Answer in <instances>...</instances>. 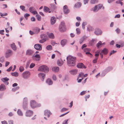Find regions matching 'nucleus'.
Here are the masks:
<instances>
[{
  "instance_id": "nucleus-1",
  "label": "nucleus",
  "mask_w": 124,
  "mask_h": 124,
  "mask_svg": "<svg viewBox=\"0 0 124 124\" xmlns=\"http://www.w3.org/2000/svg\"><path fill=\"white\" fill-rule=\"evenodd\" d=\"M67 64L69 66H74L75 65L76 58L71 55L67 56L66 58Z\"/></svg>"
},
{
  "instance_id": "nucleus-2",
  "label": "nucleus",
  "mask_w": 124,
  "mask_h": 124,
  "mask_svg": "<svg viewBox=\"0 0 124 124\" xmlns=\"http://www.w3.org/2000/svg\"><path fill=\"white\" fill-rule=\"evenodd\" d=\"M59 31L61 32H63L65 31L66 28L64 22H62L61 23L59 26Z\"/></svg>"
},
{
  "instance_id": "nucleus-3",
  "label": "nucleus",
  "mask_w": 124,
  "mask_h": 124,
  "mask_svg": "<svg viewBox=\"0 0 124 124\" xmlns=\"http://www.w3.org/2000/svg\"><path fill=\"white\" fill-rule=\"evenodd\" d=\"M30 106L32 108L40 107L41 106L40 104H37L34 100H31L30 102Z\"/></svg>"
},
{
  "instance_id": "nucleus-4",
  "label": "nucleus",
  "mask_w": 124,
  "mask_h": 124,
  "mask_svg": "<svg viewBox=\"0 0 124 124\" xmlns=\"http://www.w3.org/2000/svg\"><path fill=\"white\" fill-rule=\"evenodd\" d=\"M49 68L45 65H43L40 67L38 69V70L47 72L49 71Z\"/></svg>"
},
{
  "instance_id": "nucleus-5",
  "label": "nucleus",
  "mask_w": 124,
  "mask_h": 124,
  "mask_svg": "<svg viewBox=\"0 0 124 124\" xmlns=\"http://www.w3.org/2000/svg\"><path fill=\"white\" fill-rule=\"evenodd\" d=\"M28 104L27 98H24L23 105V107L24 109L26 110L27 108Z\"/></svg>"
},
{
  "instance_id": "nucleus-6",
  "label": "nucleus",
  "mask_w": 124,
  "mask_h": 124,
  "mask_svg": "<svg viewBox=\"0 0 124 124\" xmlns=\"http://www.w3.org/2000/svg\"><path fill=\"white\" fill-rule=\"evenodd\" d=\"M30 72L29 71L24 72L22 74L23 77L24 79H27L30 77Z\"/></svg>"
},
{
  "instance_id": "nucleus-7",
  "label": "nucleus",
  "mask_w": 124,
  "mask_h": 124,
  "mask_svg": "<svg viewBox=\"0 0 124 124\" xmlns=\"http://www.w3.org/2000/svg\"><path fill=\"white\" fill-rule=\"evenodd\" d=\"M63 10L64 13L66 15L68 14L70 12V10L67 5H65L63 7Z\"/></svg>"
},
{
  "instance_id": "nucleus-8",
  "label": "nucleus",
  "mask_w": 124,
  "mask_h": 124,
  "mask_svg": "<svg viewBox=\"0 0 124 124\" xmlns=\"http://www.w3.org/2000/svg\"><path fill=\"white\" fill-rule=\"evenodd\" d=\"M42 46L41 44H36L34 45V47L38 51H41L42 49Z\"/></svg>"
},
{
  "instance_id": "nucleus-9",
  "label": "nucleus",
  "mask_w": 124,
  "mask_h": 124,
  "mask_svg": "<svg viewBox=\"0 0 124 124\" xmlns=\"http://www.w3.org/2000/svg\"><path fill=\"white\" fill-rule=\"evenodd\" d=\"M102 32V31L99 28L96 29L94 32L95 34L97 35H101Z\"/></svg>"
},
{
  "instance_id": "nucleus-10",
  "label": "nucleus",
  "mask_w": 124,
  "mask_h": 124,
  "mask_svg": "<svg viewBox=\"0 0 124 124\" xmlns=\"http://www.w3.org/2000/svg\"><path fill=\"white\" fill-rule=\"evenodd\" d=\"M33 114V112L32 111L28 110L26 112V116L30 117Z\"/></svg>"
},
{
  "instance_id": "nucleus-11",
  "label": "nucleus",
  "mask_w": 124,
  "mask_h": 124,
  "mask_svg": "<svg viewBox=\"0 0 124 124\" xmlns=\"http://www.w3.org/2000/svg\"><path fill=\"white\" fill-rule=\"evenodd\" d=\"M78 72V70L76 69L72 70L69 71L70 73L73 75H76L77 73Z\"/></svg>"
},
{
  "instance_id": "nucleus-12",
  "label": "nucleus",
  "mask_w": 124,
  "mask_h": 124,
  "mask_svg": "<svg viewBox=\"0 0 124 124\" xmlns=\"http://www.w3.org/2000/svg\"><path fill=\"white\" fill-rule=\"evenodd\" d=\"M12 54V51L10 50H8L6 53L5 55L6 57V58H8Z\"/></svg>"
},
{
  "instance_id": "nucleus-13",
  "label": "nucleus",
  "mask_w": 124,
  "mask_h": 124,
  "mask_svg": "<svg viewBox=\"0 0 124 124\" xmlns=\"http://www.w3.org/2000/svg\"><path fill=\"white\" fill-rule=\"evenodd\" d=\"M9 79L7 77L1 79V80L4 82L6 84L8 85V81L9 80Z\"/></svg>"
},
{
  "instance_id": "nucleus-14",
  "label": "nucleus",
  "mask_w": 124,
  "mask_h": 124,
  "mask_svg": "<svg viewBox=\"0 0 124 124\" xmlns=\"http://www.w3.org/2000/svg\"><path fill=\"white\" fill-rule=\"evenodd\" d=\"M52 114L51 112L49 110H46L44 111V114L45 116H47V117H49L50 116V115Z\"/></svg>"
},
{
  "instance_id": "nucleus-15",
  "label": "nucleus",
  "mask_w": 124,
  "mask_h": 124,
  "mask_svg": "<svg viewBox=\"0 0 124 124\" xmlns=\"http://www.w3.org/2000/svg\"><path fill=\"white\" fill-rule=\"evenodd\" d=\"M77 67L79 68L85 69L86 67L84 65V64L82 63H78L77 65Z\"/></svg>"
},
{
  "instance_id": "nucleus-16",
  "label": "nucleus",
  "mask_w": 124,
  "mask_h": 124,
  "mask_svg": "<svg viewBox=\"0 0 124 124\" xmlns=\"http://www.w3.org/2000/svg\"><path fill=\"white\" fill-rule=\"evenodd\" d=\"M39 77L41 78V80L44 81V78H45V74L43 73H39L38 74Z\"/></svg>"
},
{
  "instance_id": "nucleus-17",
  "label": "nucleus",
  "mask_w": 124,
  "mask_h": 124,
  "mask_svg": "<svg viewBox=\"0 0 124 124\" xmlns=\"http://www.w3.org/2000/svg\"><path fill=\"white\" fill-rule=\"evenodd\" d=\"M40 29L37 27H35L33 29V31H34L35 34H37L40 32Z\"/></svg>"
},
{
  "instance_id": "nucleus-18",
  "label": "nucleus",
  "mask_w": 124,
  "mask_h": 124,
  "mask_svg": "<svg viewBox=\"0 0 124 124\" xmlns=\"http://www.w3.org/2000/svg\"><path fill=\"white\" fill-rule=\"evenodd\" d=\"M67 39H64L61 40L60 43L62 46H64L67 43Z\"/></svg>"
},
{
  "instance_id": "nucleus-19",
  "label": "nucleus",
  "mask_w": 124,
  "mask_h": 124,
  "mask_svg": "<svg viewBox=\"0 0 124 124\" xmlns=\"http://www.w3.org/2000/svg\"><path fill=\"white\" fill-rule=\"evenodd\" d=\"M6 89V86L5 85L3 84H1L0 85V91H3L5 90Z\"/></svg>"
},
{
  "instance_id": "nucleus-20",
  "label": "nucleus",
  "mask_w": 124,
  "mask_h": 124,
  "mask_svg": "<svg viewBox=\"0 0 124 124\" xmlns=\"http://www.w3.org/2000/svg\"><path fill=\"white\" fill-rule=\"evenodd\" d=\"M90 10L93 11L94 12H98V6L95 5L94 7L91 8Z\"/></svg>"
},
{
  "instance_id": "nucleus-21",
  "label": "nucleus",
  "mask_w": 124,
  "mask_h": 124,
  "mask_svg": "<svg viewBox=\"0 0 124 124\" xmlns=\"http://www.w3.org/2000/svg\"><path fill=\"white\" fill-rule=\"evenodd\" d=\"M81 5L82 3L81 2H78L75 4L74 7L76 8H79L81 7Z\"/></svg>"
},
{
  "instance_id": "nucleus-22",
  "label": "nucleus",
  "mask_w": 124,
  "mask_h": 124,
  "mask_svg": "<svg viewBox=\"0 0 124 124\" xmlns=\"http://www.w3.org/2000/svg\"><path fill=\"white\" fill-rule=\"evenodd\" d=\"M50 9L52 11H54L56 7L54 4H51L50 5Z\"/></svg>"
},
{
  "instance_id": "nucleus-23",
  "label": "nucleus",
  "mask_w": 124,
  "mask_h": 124,
  "mask_svg": "<svg viewBox=\"0 0 124 124\" xmlns=\"http://www.w3.org/2000/svg\"><path fill=\"white\" fill-rule=\"evenodd\" d=\"M56 20L55 17L53 16L51 17L50 22L51 23L52 25H53L55 23Z\"/></svg>"
},
{
  "instance_id": "nucleus-24",
  "label": "nucleus",
  "mask_w": 124,
  "mask_h": 124,
  "mask_svg": "<svg viewBox=\"0 0 124 124\" xmlns=\"http://www.w3.org/2000/svg\"><path fill=\"white\" fill-rule=\"evenodd\" d=\"M59 68L58 67H54L52 68V70L54 72H57L59 70Z\"/></svg>"
},
{
  "instance_id": "nucleus-25",
  "label": "nucleus",
  "mask_w": 124,
  "mask_h": 124,
  "mask_svg": "<svg viewBox=\"0 0 124 124\" xmlns=\"http://www.w3.org/2000/svg\"><path fill=\"white\" fill-rule=\"evenodd\" d=\"M64 62L61 59L60 60H58L57 61V64L58 65L61 66L63 64Z\"/></svg>"
},
{
  "instance_id": "nucleus-26",
  "label": "nucleus",
  "mask_w": 124,
  "mask_h": 124,
  "mask_svg": "<svg viewBox=\"0 0 124 124\" xmlns=\"http://www.w3.org/2000/svg\"><path fill=\"white\" fill-rule=\"evenodd\" d=\"M108 50L106 48H105L103 49L101 51V53H103L105 55L107 54L108 53Z\"/></svg>"
},
{
  "instance_id": "nucleus-27",
  "label": "nucleus",
  "mask_w": 124,
  "mask_h": 124,
  "mask_svg": "<svg viewBox=\"0 0 124 124\" xmlns=\"http://www.w3.org/2000/svg\"><path fill=\"white\" fill-rule=\"evenodd\" d=\"M33 53V51L31 49L27 50L26 52V54L27 55H30Z\"/></svg>"
},
{
  "instance_id": "nucleus-28",
  "label": "nucleus",
  "mask_w": 124,
  "mask_h": 124,
  "mask_svg": "<svg viewBox=\"0 0 124 124\" xmlns=\"http://www.w3.org/2000/svg\"><path fill=\"white\" fill-rule=\"evenodd\" d=\"M46 83L49 85H52L53 83L52 81L50 79H48L46 80Z\"/></svg>"
},
{
  "instance_id": "nucleus-29",
  "label": "nucleus",
  "mask_w": 124,
  "mask_h": 124,
  "mask_svg": "<svg viewBox=\"0 0 124 124\" xmlns=\"http://www.w3.org/2000/svg\"><path fill=\"white\" fill-rule=\"evenodd\" d=\"M113 69V68L111 66L107 68L105 70V71L106 73L110 71Z\"/></svg>"
},
{
  "instance_id": "nucleus-30",
  "label": "nucleus",
  "mask_w": 124,
  "mask_h": 124,
  "mask_svg": "<svg viewBox=\"0 0 124 124\" xmlns=\"http://www.w3.org/2000/svg\"><path fill=\"white\" fill-rule=\"evenodd\" d=\"M86 38V36H84L81 38L79 41L80 44H81Z\"/></svg>"
},
{
  "instance_id": "nucleus-31",
  "label": "nucleus",
  "mask_w": 124,
  "mask_h": 124,
  "mask_svg": "<svg viewBox=\"0 0 124 124\" xmlns=\"http://www.w3.org/2000/svg\"><path fill=\"white\" fill-rule=\"evenodd\" d=\"M48 37L49 38L52 39H53L54 38V36L52 33H50L48 34Z\"/></svg>"
},
{
  "instance_id": "nucleus-32",
  "label": "nucleus",
  "mask_w": 124,
  "mask_h": 124,
  "mask_svg": "<svg viewBox=\"0 0 124 124\" xmlns=\"http://www.w3.org/2000/svg\"><path fill=\"white\" fill-rule=\"evenodd\" d=\"M41 38L42 39H45L46 40L47 39V36L45 34H42L40 35Z\"/></svg>"
},
{
  "instance_id": "nucleus-33",
  "label": "nucleus",
  "mask_w": 124,
  "mask_h": 124,
  "mask_svg": "<svg viewBox=\"0 0 124 124\" xmlns=\"http://www.w3.org/2000/svg\"><path fill=\"white\" fill-rule=\"evenodd\" d=\"M11 74L12 76L15 77H17L18 76V73L16 72L11 73Z\"/></svg>"
},
{
  "instance_id": "nucleus-34",
  "label": "nucleus",
  "mask_w": 124,
  "mask_h": 124,
  "mask_svg": "<svg viewBox=\"0 0 124 124\" xmlns=\"http://www.w3.org/2000/svg\"><path fill=\"white\" fill-rule=\"evenodd\" d=\"M11 47L13 50H16V47L14 43H13L11 45Z\"/></svg>"
},
{
  "instance_id": "nucleus-35",
  "label": "nucleus",
  "mask_w": 124,
  "mask_h": 124,
  "mask_svg": "<svg viewBox=\"0 0 124 124\" xmlns=\"http://www.w3.org/2000/svg\"><path fill=\"white\" fill-rule=\"evenodd\" d=\"M43 10L45 12H47L49 10V8L47 7L44 6V8Z\"/></svg>"
},
{
  "instance_id": "nucleus-36",
  "label": "nucleus",
  "mask_w": 124,
  "mask_h": 124,
  "mask_svg": "<svg viewBox=\"0 0 124 124\" xmlns=\"http://www.w3.org/2000/svg\"><path fill=\"white\" fill-rule=\"evenodd\" d=\"M17 112L19 116H22L23 115L22 112L20 109L18 110Z\"/></svg>"
},
{
  "instance_id": "nucleus-37",
  "label": "nucleus",
  "mask_w": 124,
  "mask_h": 124,
  "mask_svg": "<svg viewBox=\"0 0 124 124\" xmlns=\"http://www.w3.org/2000/svg\"><path fill=\"white\" fill-rule=\"evenodd\" d=\"M52 46L50 45L47 46L46 47V49L48 50H51L52 49Z\"/></svg>"
},
{
  "instance_id": "nucleus-38",
  "label": "nucleus",
  "mask_w": 124,
  "mask_h": 124,
  "mask_svg": "<svg viewBox=\"0 0 124 124\" xmlns=\"http://www.w3.org/2000/svg\"><path fill=\"white\" fill-rule=\"evenodd\" d=\"M34 56L35 58H37V59H36V61H38L40 60V57L39 55L36 54Z\"/></svg>"
},
{
  "instance_id": "nucleus-39",
  "label": "nucleus",
  "mask_w": 124,
  "mask_h": 124,
  "mask_svg": "<svg viewBox=\"0 0 124 124\" xmlns=\"http://www.w3.org/2000/svg\"><path fill=\"white\" fill-rule=\"evenodd\" d=\"M98 2V0H91L90 1V3L92 4L97 3Z\"/></svg>"
},
{
  "instance_id": "nucleus-40",
  "label": "nucleus",
  "mask_w": 124,
  "mask_h": 124,
  "mask_svg": "<svg viewBox=\"0 0 124 124\" xmlns=\"http://www.w3.org/2000/svg\"><path fill=\"white\" fill-rule=\"evenodd\" d=\"M102 45V42L101 41H99L96 45V46L98 48H99L100 46Z\"/></svg>"
},
{
  "instance_id": "nucleus-41",
  "label": "nucleus",
  "mask_w": 124,
  "mask_h": 124,
  "mask_svg": "<svg viewBox=\"0 0 124 124\" xmlns=\"http://www.w3.org/2000/svg\"><path fill=\"white\" fill-rule=\"evenodd\" d=\"M5 61V58L4 56H2L0 58V62L3 63Z\"/></svg>"
},
{
  "instance_id": "nucleus-42",
  "label": "nucleus",
  "mask_w": 124,
  "mask_h": 124,
  "mask_svg": "<svg viewBox=\"0 0 124 124\" xmlns=\"http://www.w3.org/2000/svg\"><path fill=\"white\" fill-rule=\"evenodd\" d=\"M35 10V8L33 7H31L29 9V11L31 13Z\"/></svg>"
},
{
  "instance_id": "nucleus-43",
  "label": "nucleus",
  "mask_w": 124,
  "mask_h": 124,
  "mask_svg": "<svg viewBox=\"0 0 124 124\" xmlns=\"http://www.w3.org/2000/svg\"><path fill=\"white\" fill-rule=\"evenodd\" d=\"M19 88V86H17L13 88L12 89V91L13 92H15L18 90Z\"/></svg>"
},
{
  "instance_id": "nucleus-44",
  "label": "nucleus",
  "mask_w": 124,
  "mask_h": 124,
  "mask_svg": "<svg viewBox=\"0 0 124 124\" xmlns=\"http://www.w3.org/2000/svg\"><path fill=\"white\" fill-rule=\"evenodd\" d=\"M20 8L23 11H25V7L23 6V5H21L20 6Z\"/></svg>"
},
{
  "instance_id": "nucleus-45",
  "label": "nucleus",
  "mask_w": 124,
  "mask_h": 124,
  "mask_svg": "<svg viewBox=\"0 0 124 124\" xmlns=\"http://www.w3.org/2000/svg\"><path fill=\"white\" fill-rule=\"evenodd\" d=\"M77 34H79L80 33V30L79 28H77L76 29Z\"/></svg>"
},
{
  "instance_id": "nucleus-46",
  "label": "nucleus",
  "mask_w": 124,
  "mask_h": 124,
  "mask_svg": "<svg viewBox=\"0 0 124 124\" xmlns=\"http://www.w3.org/2000/svg\"><path fill=\"white\" fill-rule=\"evenodd\" d=\"M118 43L121 44V46L122 47L124 46V43L123 41H120Z\"/></svg>"
},
{
  "instance_id": "nucleus-47",
  "label": "nucleus",
  "mask_w": 124,
  "mask_h": 124,
  "mask_svg": "<svg viewBox=\"0 0 124 124\" xmlns=\"http://www.w3.org/2000/svg\"><path fill=\"white\" fill-rule=\"evenodd\" d=\"M98 6V10L101 9L103 6V5L101 4H99L97 5Z\"/></svg>"
},
{
  "instance_id": "nucleus-48",
  "label": "nucleus",
  "mask_w": 124,
  "mask_h": 124,
  "mask_svg": "<svg viewBox=\"0 0 124 124\" xmlns=\"http://www.w3.org/2000/svg\"><path fill=\"white\" fill-rule=\"evenodd\" d=\"M37 18L38 20L39 21H40L41 20V17L39 15H36Z\"/></svg>"
},
{
  "instance_id": "nucleus-49",
  "label": "nucleus",
  "mask_w": 124,
  "mask_h": 124,
  "mask_svg": "<svg viewBox=\"0 0 124 124\" xmlns=\"http://www.w3.org/2000/svg\"><path fill=\"white\" fill-rule=\"evenodd\" d=\"M24 70L23 67L22 66H21L19 68V70L20 72H22Z\"/></svg>"
},
{
  "instance_id": "nucleus-50",
  "label": "nucleus",
  "mask_w": 124,
  "mask_h": 124,
  "mask_svg": "<svg viewBox=\"0 0 124 124\" xmlns=\"http://www.w3.org/2000/svg\"><path fill=\"white\" fill-rule=\"evenodd\" d=\"M46 39H41L39 41V42L40 43H43L45 42L46 41Z\"/></svg>"
},
{
  "instance_id": "nucleus-51",
  "label": "nucleus",
  "mask_w": 124,
  "mask_h": 124,
  "mask_svg": "<svg viewBox=\"0 0 124 124\" xmlns=\"http://www.w3.org/2000/svg\"><path fill=\"white\" fill-rule=\"evenodd\" d=\"M86 22H84L83 23L82 25L83 29H84L85 26L86 25Z\"/></svg>"
},
{
  "instance_id": "nucleus-52",
  "label": "nucleus",
  "mask_w": 124,
  "mask_h": 124,
  "mask_svg": "<svg viewBox=\"0 0 124 124\" xmlns=\"http://www.w3.org/2000/svg\"><path fill=\"white\" fill-rule=\"evenodd\" d=\"M93 30V28L91 26H89L87 28V30L89 31H92Z\"/></svg>"
},
{
  "instance_id": "nucleus-53",
  "label": "nucleus",
  "mask_w": 124,
  "mask_h": 124,
  "mask_svg": "<svg viewBox=\"0 0 124 124\" xmlns=\"http://www.w3.org/2000/svg\"><path fill=\"white\" fill-rule=\"evenodd\" d=\"M35 64L34 63H31L30 65V68H32L34 67Z\"/></svg>"
},
{
  "instance_id": "nucleus-54",
  "label": "nucleus",
  "mask_w": 124,
  "mask_h": 124,
  "mask_svg": "<svg viewBox=\"0 0 124 124\" xmlns=\"http://www.w3.org/2000/svg\"><path fill=\"white\" fill-rule=\"evenodd\" d=\"M84 74L83 73H81L79 75H78V77L77 78V80H78V78L80 77L82 78H83V75Z\"/></svg>"
},
{
  "instance_id": "nucleus-55",
  "label": "nucleus",
  "mask_w": 124,
  "mask_h": 124,
  "mask_svg": "<svg viewBox=\"0 0 124 124\" xmlns=\"http://www.w3.org/2000/svg\"><path fill=\"white\" fill-rule=\"evenodd\" d=\"M116 51L113 50L112 51H111V52H110L109 54V55L110 56L112 54H114L116 53Z\"/></svg>"
},
{
  "instance_id": "nucleus-56",
  "label": "nucleus",
  "mask_w": 124,
  "mask_h": 124,
  "mask_svg": "<svg viewBox=\"0 0 124 124\" xmlns=\"http://www.w3.org/2000/svg\"><path fill=\"white\" fill-rule=\"evenodd\" d=\"M86 91H83L81 92L80 94V95H83L84 94H85L86 93Z\"/></svg>"
},
{
  "instance_id": "nucleus-57",
  "label": "nucleus",
  "mask_w": 124,
  "mask_h": 124,
  "mask_svg": "<svg viewBox=\"0 0 124 124\" xmlns=\"http://www.w3.org/2000/svg\"><path fill=\"white\" fill-rule=\"evenodd\" d=\"M0 15L1 16H7L8 15V14L6 13H5L2 14L1 13H0Z\"/></svg>"
},
{
  "instance_id": "nucleus-58",
  "label": "nucleus",
  "mask_w": 124,
  "mask_h": 124,
  "mask_svg": "<svg viewBox=\"0 0 124 124\" xmlns=\"http://www.w3.org/2000/svg\"><path fill=\"white\" fill-rule=\"evenodd\" d=\"M95 40V39H93L89 43L91 45H93V42Z\"/></svg>"
},
{
  "instance_id": "nucleus-59",
  "label": "nucleus",
  "mask_w": 124,
  "mask_h": 124,
  "mask_svg": "<svg viewBox=\"0 0 124 124\" xmlns=\"http://www.w3.org/2000/svg\"><path fill=\"white\" fill-rule=\"evenodd\" d=\"M68 110V109L67 108H63L61 109V112H62L64 111H65L67 110Z\"/></svg>"
},
{
  "instance_id": "nucleus-60",
  "label": "nucleus",
  "mask_w": 124,
  "mask_h": 124,
  "mask_svg": "<svg viewBox=\"0 0 124 124\" xmlns=\"http://www.w3.org/2000/svg\"><path fill=\"white\" fill-rule=\"evenodd\" d=\"M52 78L55 81L56 80L57 78L56 76L54 75H53Z\"/></svg>"
},
{
  "instance_id": "nucleus-61",
  "label": "nucleus",
  "mask_w": 124,
  "mask_h": 124,
  "mask_svg": "<svg viewBox=\"0 0 124 124\" xmlns=\"http://www.w3.org/2000/svg\"><path fill=\"white\" fill-rule=\"evenodd\" d=\"M115 31L116 32V33L118 34L119 33L120 31V30L118 28H117L116 30Z\"/></svg>"
},
{
  "instance_id": "nucleus-62",
  "label": "nucleus",
  "mask_w": 124,
  "mask_h": 124,
  "mask_svg": "<svg viewBox=\"0 0 124 124\" xmlns=\"http://www.w3.org/2000/svg\"><path fill=\"white\" fill-rule=\"evenodd\" d=\"M89 0H84L83 2L84 4L85 5L88 3Z\"/></svg>"
},
{
  "instance_id": "nucleus-63",
  "label": "nucleus",
  "mask_w": 124,
  "mask_h": 124,
  "mask_svg": "<svg viewBox=\"0 0 124 124\" xmlns=\"http://www.w3.org/2000/svg\"><path fill=\"white\" fill-rule=\"evenodd\" d=\"M30 16V15L29 14L27 13H26L24 15V16L26 19H27L26 17L29 16Z\"/></svg>"
},
{
  "instance_id": "nucleus-64",
  "label": "nucleus",
  "mask_w": 124,
  "mask_h": 124,
  "mask_svg": "<svg viewBox=\"0 0 124 124\" xmlns=\"http://www.w3.org/2000/svg\"><path fill=\"white\" fill-rule=\"evenodd\" d=\"M68 120V119L66 120H64L62 123V124H67Z\"/></svg>"
}]
</instances>
